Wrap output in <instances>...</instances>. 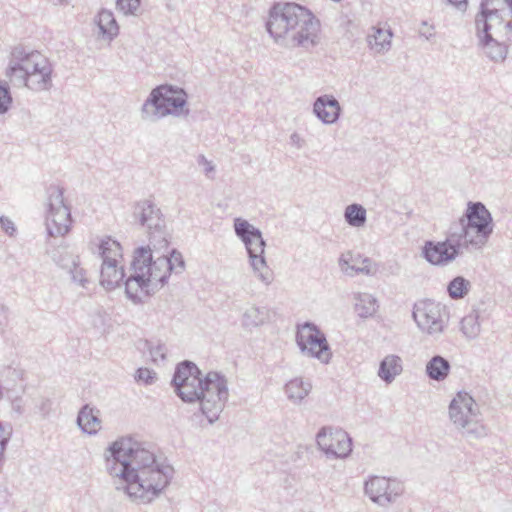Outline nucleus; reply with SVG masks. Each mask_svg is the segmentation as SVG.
I'll return each instance as SVG.
<instances>
[{"instance_id":"10","label":"nucleus","mask_w":512,"mask_h":512,"mask_svg":"<svg viewBox=\"0 0 512 512\" xmlns=\"http://www.w3.org/2000/svg\"><path fill=\"white\" fill-rule=\"evenodd\" d=\"M64 188L51 184L46 189V229L52 237L64 236L72 224L71 211L64 201Z\"/></svg>"},{"instance_id":"24","label":"nucleus","mask_w":512,"mask_h":512,"mask_svg":"<svg viewBox=\"0 0 512 512\" xmlns=\"http://www.w3.org/2000/svg\"><path fill=\"white\" fill-rule=\"evenodd\" d=\"M285 393L287 398L295 403H301L310 393L312 384L309 380L297 377L288 381L285 385Z\"/></svg>"},{"instance_id":"34","label":"nucleus","mask_w":512,"mask_h":512,"mask_svg":"<svg viewBox=\"0 0 512 512\" xmlns=\"http://www.w3.org/2000/svg\"><path fill=\"white\" fill-rule=\"evenodd\" d=\"M52 260L61 268L69 269L74 261L78 258L71 253H69L66 248H58L52 253Z\"/></svg>"},{"instance_id":"25","label":"nucleus","mask_w":512,"mask_h":512,"mask_svg":"<svg viewBox=\"0 0 512 512\" xmlns=\"http://www.w3.org/2000/svg\"><path fill=\"white\" fill-rule=\"evenodd\" d=\"M451 370L450 362L441 355H434L426 364L425 372L430 380L441 382Z\"/></svg>"},{"instance_id":"13","label":"nucleus","mask_w":512,"mask_h":512,"mask_svg":"<svg viewBox=\"0 0 512 512\" xmlns=\"http://www.w3.org/2000/svg\"><path fill=\"white\" fill-rule=\"evenodd\" d=\"M456 233L449 227L444 241H426L422 247L423 258L435 266L443 267L452 263L466 249Z\"/></svg>"},{"instance_id":"2","label":"nucleus","mask_w":512,"mask_h":512,"mask_svg":"<svg viewBox=\"0 0 512 512\" xmlns=\"http://www.w3.org/2000/svg\"><path fill=\"white\" fill-rule=\"evenodd\" d=\"M185 268L183 256L176 249L151 245L135 249L129 275L124 282L125 294L133 303H142L167 282L171 273L180 274Z\"/></svg>"},{"instance_id":"21","label":"nucleus","mask_w":512,"mask_h":512,"mask_svg":"<svg viewBox=\"0 0 512 512\" xmlns=\"http://www.w3.org/2000/svg\"><path fill=\"white\" fill-rule=\"evenodd\" d=\"M353 301L355 313L362 319L372 318L378 311V300L370 293L356 292Z\"/></svg>"},{"instance_id":"5","label":"nucleus","mask_w":512,"mask_h":512,"mask_svg":"<svg viewBox=\"0 0 512 512\" xmlns=\"http://www.w3.org/2000/svg\"><path fill=\"white\" fill-rule=\"evenodd\" d=\"M53 71V65L46 56L37 50L18 45L11 51L5 76L14 87L42 92L52 88Z\"/></svg>"},{"instance_id":"29","label":"nucleus","mask_w":512,"mask_h":512,"mask_svg":"<svg viewBox=\"0 0 512 512\" xmlns=\"http://www.w3.org/2000/svg\"><path fill=\"white\" fill-rule=\"evenodd\" d=\"M391 39L390 30L376 29L373 35L368 36V45L375 53L382 54L390 49Z\"/></svg>"},{"instance_id":"3","label":"nucleus","mask_w":512,"mask_h":512,"mask_svg":"<svg viewBox=\"0 0 512 512\" xmlns=\"http://www.w3.org/2000/svg\"><path fill=\"white\" fill-rule=\"evenodd\" d=\"M171 385L183 402H198L201 414L210 424L219 419L229 397L224 375L210 371L204 376L199 367L189 360L177 364Z\"/></svg>"},{"instance_id":"41","label":"nucleus","mask_w":512,"mask_h":512,"mask_svg":"<svg viewBox=\"0 0 512 512\" xmlns=\"http://www.w3.org/2000/svg\"><path fill=\"white\" fill-rule=\"evenodd\" d=\"M504 6H507L512 12V0H488L487 10L491 13L493 10L501 14V10Z\"/></svg>"},{"instance_id":"30","label":"nucleus","mask_w":512,"mask_h":512,"mask_svg":"<svg viewBox=\"0 0 512 512\" xmlns=\"http://www.w3.org/2000/svg\"><path fill=\"white\" fill-rule=\"evenodd\" d=\"M344 219L351 227H362L367 220L366 209L357 203L350 204L345 208Z\"/></svg>"},{"instance_id":"31","label":"nucleus","mask_w":512,"mask_h":512,"mask_svg":"<svg viewBox=\"0 0 512 512\" xmlns=\"http://www.w3.org/2000/svg\"><path fill=\"white\" fill-rule=\"evenodd\" d=\"M461 331L469 339H475L480 333L479 314L476 311L461 320Z\"/></svg>"},{"instance_id":"11","label":"nucleus","mask_w":512,"mask_h":512,"mask_svg":"<svg viewBox=\"0 0 512 512\" xmlns=\"http://www.w3.org/2000/svg\"><path fill=\"white\" fill-rule=\"evenodd\" d=\"M412 317L423 333L435 338L445 331L449 323L447 307L429 299L419 301L414 305Z\"/></svg>"},{"instance_id":"26","label":"nucleus","mask_w":512,"mask_h":512,"mask_svg":"<svg viewBox=\"0 0 512 512\" xmlns=\"http://www.w3.org/2000/svg\"><path fill=\"white\" fill-rule=\"evenodd\" d=\"M478 46L483 50L484 54L493 62H503L508 53V47L505 42H500L496 38L478 43Z\"/></svg>"},{"instance_id":"37","label":"nucleus","mask_w":512,"mask_h":512,"mask_svg":"<svg viewBox=\"0 0 512 512\" xmlns=\"http://www.w3.org/2000/svg\"><path fill=\"white\" fill-rule=\"evenodd\" d=\"M362 265L355 267V274H364L368 276H373L377 273L378 267L377 264L372 261V259L368 257H364L362 259Z\"/></svg>"},{"instance_id":"1","label":"nucleus","mask_w":512,"mask_h":512,"mask_svg":"<svg viewBox=\"0 0 512 512\" xmlns=\"http://www.w3.org/2000/svg\"><path fill=\"white\" fill-rule=\"evenodd\" d=\"M106 470L130 498L149 503L170 483L174 469L157 460L155 453L132 437L114 441L105 451Z\"/></svg>"},{"instance_id":"42","label":"nucleus","mask_w":512,"mask_h":512,"mask_svg":"<svg viewBox=\"0 0 512 512\" xmlns=\"http://www.w3.org/2000/svg\"><path fill=\"white\" fill-rule=\"evenodd\" d=\"M0 226L9 236H14L17 231L14 222L6 216L0 217Z\"/></svg>"},{"instance_id":"15","label":"nucleus","mask_w":512,"mask_h":512,"mask_svg":"<svg viewBox=\"0 0 512 512\" xmlns=\"http://www.w3.org/2000/svg\"><path fill=\"white\" fill-rule=\"evenodd\" d=\"M364 491L372 502L386 507L403 494L404 486L396 479L370 476L364 483Z\"/></svg>"},{"instance_id":"14","label":"nucleus","mask_w":512,"mask_h":512,"mask_svg":"<svg viewBox=\"0 0 512 512\" xmlns=\"http://www.w3.org/2000/svg\"><path fill=\"white\" fill-rule=\"evenodd\" d=\"M297 344L306 355L327 364L331 359V351L326 336L311 322H305L297 332Z\"/></svg>"},{"instance_id":"43","label":"nucleus","mask_w":512,"mask_h":512,"mask_svg":"<svg viewBox=\"0 0 512 512\" xmlns=\"http://www.w3.org/2000/svg\"><path fill=\"white\" fill-rule=\"evenodd\" d=\"M198 165L203 167L204 173L208 176L215 170L214 165L204 155H199L197 158Z\"/></svg>"},{"instance_id":"17","label":"nucleus","mask_w":512,"mask_h":512,"mask_svg":"<svg viewBox=\"0 0 512 512\" xmlns=\"http://www.w3.org/2000/svg\"><path fill=\"white\" fill-rule=\"evenodd\" d=\"M488 0H481L480 10L475 16V29L478 43L493 38L492 30L501 27L503 24L502 14L493 10H487Z\"/></svg>"},{"instance_id":"16","label":"nucleus","mask_w":512,"mask_h":512,"mask_svg":"<svg viewBox=\"0 0 512 512\" xmlns=\"http://www.w3.org/2000/svg\"><path fill=\"white\" fill-rule=\"evenodd\" d=\"M316 442L327 457L346 458L352 451V439L342 429L322 427L316 435Z\"/></svg>"},{"instance_id":"7","label":"nucleus","mask_w":512,"mask_h":512,"mask_svg":"<svg viewBox=\"0 0 512 512\" xmlns=\"http://www.w3.org/2000/svg\"><path fill=\"white\" fill-rule=\"evenodd\" d=\"M449 419L459 434L467 441L481 440L489 429L483 423L480 407L466 391H459L448 407Z\"/></svg>"},{"instance_id":"35","label":"nucleus","mask_w":512,"mask_h":512,"mask_svg":"<svg viewBox=\"0 0 512 512\" xmlns=\"http://www.w3.org/2000/svg\"><path fill=\"white\" fill-rule=\"evenodd\" d=\"M68 271L74 283H77L82 287H86L89 281L86 277V271L80 267L79 257L74 261Z\"/></svg>"},{"instance_id":"28","label":"nucleus","mask_w":512,"mask_h":512,"mask_svg":"<svg viewBox=\"0 0 512 512\" xmlns=\"http://www.w3.org/2000/svg\"><path fill=\"white\" fill-rule=\"evenodd\" d=\"M97 25L101 34L108 39H112L118 34L119 27L113 13L109 10H101L97 16Z\"/></svg>"},{"instance_id":"19","label":"nucleus","mask_w":512,"mask_h":512,"mask_svg":"<svg viewBox=\"0 0 512 512\" xmlns=\"http://www.w3.org/2000/svg\"><path fill=\"white\" fill-rule=\"evenodd\" d=\"M126 277L123 266L119 262L102 261L100 270V283L107 290H112Z\"/></svg>"},{"instance_id":"12","label":"nucleus","mask_w":512,"mask_h":512,"mask_svg":"<svg viewBox=\"0 0 512 512\" xmlns=\"http://www.w3.org/2000/svg\"><path fill=\"white\" fill-rule=\"evenodd\" d=\"M134 218L143 227H146L149 234V244L153 247H165L168 233L164 216L159 207L151 200H141L134 206Z\"/></svg>"},{"instance_id":"32","label":"nucleus","mask_w":512,"mask_h":512,"mask_svg":"<svg viewBox=\"0 0 512 512\" xmlns=\"http://www.w3.org/2000/svg\"><path fill=\"white\" fill-rule=\"evenodd\" d=\"M469 288L470 282L462 276H457L449 282L447 292L452 299H462L468 294Z\"/></svg>"},{"instance_id":"39","label":"nucleus","mask_w":512,"mask_h":512,"mask_svg":"<svg viewBox=\"0 0 512 512\" xmlns=\"http://www.w3.org/2000/svg\"><path fill=\"white\" fill-rule=\"evenodd\" d=\"M156 379V373L148 368H139L135 374V380L146 385L152 384Z\"/></svg>"},{"instance_id":"4","label":"nucleus","mask_w":512,"mask_h":512,"mask_svg":"<svg viewBox=\"0 0 512 512\" xmlns=\"http://www.w3.org/2000/svg\"><path fill=\"white\" fill-rule=\"evenodd\" d=\"M266 29L278 45L308 48L316 43L319 22L299 4L276 3L269 11Z\"/></svg>"},{"instance_id":"27","label":"nucleus","mask_w":512,"mask_h":512,"mask_svg":"<svg viewBox=\"0 0 512 512\" xmlns=\"http://www.w3.org/2000/svg\"><path fill=\"white\" fill-rule=\"evenodd\" d=\"M98 250L102 261L119 262V259L122 258L120 243L109 236L100 240Z\"/></svg>"},{"instance_id":"6","label":"nucleus","mask_w":512,"mask_h":512,"mask_svg":"<svg viewBox=\"0 0 512 512\" xmlns=\"http://www.w3.org/2000/svg\"><path fill=\"white\" fill-rule=\"evenodd\" d=\"M450 228L466 245V249L481 250L494 230L490 211L482 202L469 201L464 214L450 224Z\"/></svg>"},{"instance_id":"20","label":"nucleus","mask_w":512,"mask_h":512,"mask_svg":"<svg viewBox=\"0 0 512 512\" xmlns=\"http://www.w3.org/2000/svg\"><path fill=\"white\" fill-rule=\"evenodd\" d=\"M77 424L84 433L95 435L101 428L99 410L85 404L78 412Z\"/></svg>"},{"instance_id":"40","label":"nucleus","mask_w":512,"mask_h":512,"mask_svg":"<svg viewBox=\"0 0 512 512\" xmlns=\"http://www.w3.org/2000/svg\"><path fill=\"white\" fill-rule=\"evenodd\" d=\"M353 258H352V255L351 254H347V255H341L339 260H338V263H339V267L341 269V271L348 275V276H354V272H355V265H350V261H352Z\"/></svg>"},{"instance_id":"47","label":"nucleus","mask_w":512,"mask_h":512,"mask_svg":"<svg viewBox=\"0 0 512 512\" xmlns=\"http://www.w3.org/2000/svg\"><path fill=\"white\" fill-rule=\"evenodd\" d=\"M452 5L456 6L461 11H466L468 0H447Z\"/></svg>"},{"instance_id":"33","label":"nucleus","mask_w":512,"mask_h":512,"mask_svg":"<svg viewBox=\"0 0 512 512\" xmlns=\"http://www.w3.org/2000/svg\"><path fill=\"white\" fill-rule=\"evenodd\" d=\"M13 103L9 82L0 79V115L7 113Z\"/></svg>"},{"instance_id":"9","label":"nucleus","mask_w":512,"mask_h":512,"mask_svg":"<svg viewBox=\"0 0 512 512\" xmlns=\"http://www.w3.org/2000/svg\"><path fill=\"white\" fill-rule=\"evenodd\" d=\"M233 228L235 235L245 246L253 272L265 286L270 285L274 276L264 256L266 242L262 232L241 217L233 220Z\"/></svg>"},{"instance_id":"8","label":"nucleus","mask_w":512,"mask_h":512,"mask_svg":"<svg viewBox=\"0 0 512 512\" xmlns=\"http://www.w3.org/2000/svg\"><path fill=\"white\" fill-rule=\"evenodd\" d=\"M188 95L184 89L173 85H159L151 90L141 107V118L155 122L169 115L187 116L185 109Z\"/></svg>"},{"instance_id":"23","label":"nucleus","mask_w":512,"mask_h":512,"mask_svg":"<svg viewBox=\"0 0 512 512\" xmlns=\"http://www.w3.org/2000/svg\"><path fill=\"white\" fill-rule=\"evenodd\" d=\"M270 311L267 307L250 306L247 308L241 319V325L246 330H252L269 321Z\"/></svg>"},{"instance_id":"18","label":"nucleus","mask_w":512,"mask_h":512,"mask_svg":"<svg viewBox=\"0 0 512 512\" xmlns=\"http://www.w3.org/2000/svg\"><path fill=\"white\" fill-rule=\"evenodd\" d=\"M313 113L323 124L331 125L340 118L342 108L335 96L323 94L315 99Z\"/></svg>"},{"instance_id":"48","label":"nucleus","mask_w":512,"mask_h":512,"mask_svg":"<svg viewBox=\"0 0 512 512\" xmlns=\"http://www.w3.org/2000/svg\"><path fill=\"white\" fill-rule=\"evenodd\" d=\"M5 313V307L3 305H0V316L4 315Z\"/></svg>"},{"instance_id":"45","label":"nucleus","mask_w":512,"mask_h":512,"mask_svg":"<svg viewBox=\"0 0 512 512\" xmlns=\"http://www.w3.org/2000/svg\"><path fill=\"white\" fill-rule=\"evenodd\" d=\"M52 407V401L50 399H42L39 409L40 412L45 416L48 415Z\"/></svg>"},{"instance_id":"46","label":"nucleus","mask_w":512,"mask_h":512,"mask_svg":"<svg viewBox=\"0 0 512 512\" xmlns=\"http://www.w3.org/2000/svg\"><path fill=\"white\" fill-rule=\"evenodd\" d=\"M502 28L506 41L512 42V21L506 22Z\"/></svg>"},{"instance_id":"22","label":"nucleus","mask_w":512,"mask_h":512,"mask_svg":"<svg viewBox=\"0 0 512 512\" xmlns=\"http://www.w3.org/2000/svg\"><path fill=\"white\" fill-rule=\"evenodd\" d=\"M403 371V361L400 356L390 354L385 356L379 364L378 377L386 384L392 383Z\"/></svg>"},{"instance_id":"44","label":"nucleus","mask_w":512,"mask_h":512,"mask_svg":"<svg viewBox=\"0 0 512 512\" xmlns=\"http://www.w3.org/2000/svg\"><path fill=\"white\" fill-rule=\"evenodd\" d=\"M290 144L297 149H301L304 146L305 141L298 133L294 132L290 135Z\"/></svg>"},{"instance_id":"38","label":"nucleus","mask_w":512,"mask_h":512,"mask_svg":"<svg viewBox=\"0 0 512 512\" xmlns=\"http://www.w3.org/2000/svg\"><path fill=\"white\" fill-rule=\"evenodd\" d=\"M151 359L154 363L164 361L166 358V347L162 343H147Z\"/></svg>"},{"instance_id":"36","label":"nucleus","mask_w":512,"mask_h":512,"mask_svg":"<svg viewBox=\"0 0 512 512\" xmlns=\"http://www.w3.org/2000/svg\"><path fill=\"white\" fill-rule=\"evenodd\" d=\"M140 0H117V9L125 15H134L140 6Z\"/></svg>"},{"instance_id":"49","label":"nucleus","mask_w":512,"mask_h":512,"mask_svg":"<svg viewBox=\"0 0 512 512\" xmlns=\"http://www.w3.org/2000/svg\"><path fill=\"white\" fill-rule=\"evenodd\" d=\"M3 397H4V391H3L2 386L0 385V400L3 399Z\"/></svg>"}]
</instances>
